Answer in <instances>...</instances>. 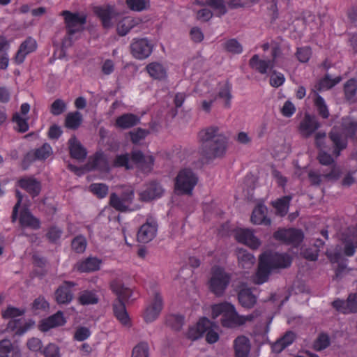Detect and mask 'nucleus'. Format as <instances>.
<instances>
[{
  "instance_id": "nucleus-1",
  "label": "nucleus",
  "mask_w": 357,
  "mask_h": 357,
  "mask_svg": "<svg viewBox=\"0 0 357 357\" xmlns=\"http://www.w3.org/2000/svg\"><path fill=\"white\" fill-rule=\"evenodd\" d=\"M201 142L199 153L207 160L222 157L227 147V138L217 126L202 130L199 133Z\"/></svg>"
},
{
  "instance_id": "nucleus-2",
  "label": "nucleus",
  "mask_w": 357,
  "mask_h": 357,
  "mask_svg": "<svg viewBox=\"0 0 357 357\" xmlns=\"http://www.w3.org/2000/svg\"><path fill=\"white\" fill-rule=\"evenodd\" d=\"M261 314L259 310H256L247 316L238 314L234 305L224 302L213 305L212 317L217 318L222 315L221 323L224 327L234 328L244 324L247 321H253Z\"/></svg>"
},
{
  "instance_id": "nucleus-3",
  "label": "nucleus",
  "mask_w": 357,
  "mask_h": 357,
  "mask_svg": "<svg viewBox=\"0 0 357 357\" xmlns=\"http://www.w3.org/2000/svg\"><path fill=\"white\" fill-rule=\"evenodd\" d=\"M291 264V257L287 254L264 253L259 257L255 283L263 284L268 279L273 269L287 268Z\"/></svg>"
},
{
  "instance_id": "nucleus-4",
  "label": "nucleus",
  "mask_w": 357,
  "mask_h": 357,
  "mask_svg": "<svg viewBox=\"0 0 357 357\" xmlns=\"http://www.w3.org/2000/svg\"><path fill=\"white\" fill-rule=\"evenodd\" d=\"M111 289L117 296L113 303L114 316L123 325L126 326L128 324L130 319L126 309L125 302L131 296L132 291L119 281H113L111 283Z\"/></svg>"
},
{
  "instance_id": "nucleus-5",
  "label": "nucleus",
  "mask_w": 357,
  "mask_h": 357,
  "mask_svg": "<svg viewBox=\"0 0 357 357\" xmlns=\"http://www.w3.org/2000/svg\"><path fill=\"white\" fill-rule=\"evenodd\" d=\"M61 15L64 18L67 33L63 39L62 43L63 45H71L72 36L84 29L83 26L86 23V15H80L77 12L72 13L69 10L62 11Z\"/></svg>"
},
{
  "instance_id": "nucleus-6",
  "label": "nucleus",
  "mask_w": 357,
  "mask_h": 357,
  "mask_svg": "<svg viewBox=\"0 0 357 357\" xmlns=\"http://www.w3.org/2000/svg\"><path fill=\"white\" fill-rule=\"evenodd\" d=\"M216 327L215 324L211 322L208 319L203 317L199 319L195 326L189 328L188 337L192 340H196L206 333V342L209 344L215 343L219 339L218 333L213 329Z\"/></svg>"
},
{
  "instance_id": "nucleus-7",
  "label": "nucleus",
  "mask_w": 357,
  "mask_h": 357,
  "mask_svg": "<svg viewBox=\"0 0 357 357\" xmlns=\"http://www.w3.org/2000/svg\"><path fill=\"white\" fill-rule=\"evenodd\" d=\"M198 178L190 169H183L176 177L175 190L178 195H191Z\"/></svg>"
},
{
  "instance_id": "nucleus-8",
  "label": "nucleus",
  "mask_w": 357,
  "mask_h": 357,
  "mask_svg": "<svg viewBox=\"0 0 357 357\" xmlns=\"http://www.w3.org/2000/svg\"><path fill=\"white\" fill-rule=\"evenodd\" d=\"M231 280L230 274L222 268L217 267L213 269L209 280V289L216 296H222Z\"/></svg>"
},
{
  "instance_id": "nucleus-9",
  "label": "nucleus",
  "mask_w": 357,
  "mask_h": 357,
  "mask_svg": "<svg viewBox=\"0 0 357 357\" xmlns=\"http://www.w3.org/2000/svg\"><path fill=\"white\" fill-rule=\"evenodd\" d=\"M155 158L148 150L135 147V176H146L153 169Z\"/></svg>"
},
{
  "instance_id": "nucleus-10",
  "label": "nucleus",
  "mask_w": 357,
  "mask_h": 357,
  "mask_svg": "<svg viewBox=\"0 0 357 357\" xmlns=\"http://www.w3.org/2000/svg\"><path fill=\"white\" fill-rule=\"evenodd\" d=\"M158 223L152 217L148 218L137 232V241L139 243H147L151 241L156 236Z\"/></svg>"
},
{
  "instance_id": "nucleus-11",
  "label": "nucleus",
  "mask_w": 357,
  "mask_h": 357,
  "mask_svg": "<svg viewBox=\"0 0 357 357\" xmlns=\"http://www.w3.org/2000/svg\"><path fill=\"white\" fill-rule=\"evenodd\" d=\"M93 13L100 20L105 29L111 28L113 26L112 20L119 15L115 6L109 4L95 6Z\"/></svg>"
},
{
  "instance_id": "nucleus-12",
  "label": "nucleus",
  "mask_w": 357,
  "mask_h": 357,
  "mask_svg": "<svg viewBox=\"0 0 357 357\" xmlns=\"http://www.w3.org/2000/svg\"><path fill=\"white\" fill-rule=\"evenodd\" d=\"M273 237L287 244L297 246L303 241V234L301 230L296 229H279L274 233Z\"/></svg>"
},
{
  "instance_id": "nucleus-13",
  "label": "nucleus",
  "mask_w": 357,
  "mask_h": 357,
  "mask_svg": "<svg viewBox=\"0 0 357 357\" xmlns=\"http://www.w3.org/2000/svg\"><path fill=\"white\" fill-rule=\"evenodd\" d=\"M332 305L344 314L357 313V293L349 294L345 301L336 299L332 303Z\"/></svg>"
},
{
  "instance_id": "nucleus-14",
  "label": "nucleus",
  "mask_w": 357,
  "mask_h": 357,
  "mask_svg": "<svg viewBox=\"0 0 357 357\" xmlns=\"http://www.w3.org/2000/svg\"><path fill=\"white\" fill-rule=\"evenodd\" d=\"M163 307V300L160 294L154 292L153 299L151 304L146 308L144 313V319L146 323L155 321L159 316Z\"/></svg>"
},
{
  "instance_id": "nucleus-15",
  "label": "nucleus",
  "mask_w": 357,
  "mask_h": 357,
  "mask_svg": "<svg viewBox=\"0 0 357 357\" xmlns=\"http://www.w3.org/2000/svg\"><path fill=\"white\" fill-rule=\"evenodd\" d=\"M321 127V123L315 115L305 113L299 125V130L305 138L310 137Z\"/></svg>"
},
{
  "instance_id": "nucleus-16",
  "label": "nucleus",
  "mask_w": 357,
  "mask_h": 357,
  "mask_svg": "<svg viewBox=\"0 0 357 357\" xmlns=\"http://www.w3.org/2000/svg\"><path fill=\"white\" fill-rule=\"evenodd\" d=\"M66 319L62 311H57L52 315L40 321L38 329L43 333L49 331L52 328L63 326L66 324Z\"/></svg>"
},
{
  "instance_id": "nucleus-17",
  "label": "nucleus",
  "mask_w": 357,
  "mask_h": 357,
  "mask_svg": "<svg viewBox=\"0 0 357 357\" xmlns=\"http://www.w3.org/2000/svg\"><path fill=\"white\" fill-rule=\"evenodd\" d=\"M17 185L27 192L33 198L38 196L42 189L40 181L33 176L20 178L17 181Z\"/></svg>"
},
{
  "instance_id": "nucleus-18",
  "label": "nucleus",
  "mask_w": 357,
  "mask_h": 357,
  "mask_svg": "<svg viewBox=\"0 0 357 357\" xmlns=\"http://www.w3.org/2000/svg\"><path fill=\"white\" fill-rule=\"evenodd\" d=\"M328 137L333 144V154L338 157L340 152L347 146V137L336 126L332 128L328 133Z\"/></svg>"
},
{
  "instance_id": "nucleus-19",
  "label": "nucleus",
  "mask_w": 357,
  "mask_h": 357,
  "mask_svg": "<svg viewBox=\"0 0 357 357\" xmlns=\"http://www.w3.org/2000/svg\"><path fill=\"white\" fill-rule=\"evenodd\" d=\"M164 193L162 185L156 181H151L146 185V189L139 192V199L143 202H149L160 197Z\"/></svg>"
},
{
  "instance_id": "nucleus-20",
  "label": "nucleus",
  "mask_w": 357,
  "mask_h": 357,
  "mask_svg": "<svg viewBox=\"0 0 357 357\" xmlns=\"http://www.w3.org/2000/svg\"><path fill=\"white\" fill-rule=\"evenodd\" d=\"M89 171L99 170L102 172H109L110 166L103 152H96L92 158H90L86 165Z\"/></svg>"
},
{
  "instance_id": "nucleus-21",
  "label": "nucleus",
  "mask_w": 357,
  "mask_h": 357,
  "mask_svg": "<svg viewBox=\"0 0 357 357\" xmlns=\"http://www.w3.org/2000/svg\"><path fill=\"white\" fill-rule=\"evenodd\" d=\"M37 48V43L35 39L31 37H28L23 41L17 50L14 61L16 64L20 65L22 63L29 54L34 52Z\"/></svg>"
},
{
  "instance_id": "nucleus-22",
  "label": "nucleus",
  "mask_w": 357,
  "mask_h": 357,
  "mask_svg": "<svg viewBox=\"0 0 357 357\" xmlns=\"http://www.w3.org/2000/svg\"><path fill=\"white\" fill-rule=\"evenodd\" d=\"M236 239L252 249L257 248L260 242L254 235L253 231L249 229H238L235 231Z\"/></svg>"
},
{
  "instance_id": "nucleus-23",
  "label": "nucleus",
  "mask_w": 357,
  "mask_h": 357,
  "mask_svg": "<svg viewBox=\"0 0 357 357\" xmlns=\"http://www.w3.org/2000/svg\"><path fill=\"white\" fill-rule=\"evenodd\" d=\"M75 284L73 282L66 281L63 285H61L55 291V299L59 304H68L73 298V294L71 288Z\"/></svg>"
},
{
  "instance_id": "nucleus-24",
  "label": "nucleus",
  "mask_w": 357,
  "mask_h": 357,
  "mask_svg": "<svg viewBox=\"0 0 357 357\" xmlns=\"http://www.w3.org/2000/svg\"><path fill=\"white\" fill-rule=\"evenodd\" d=\"M68 148L71 158L81 161H83L86 158V149L82 145L75 135L69 139Z\"/></svg>"
},
{
  "instance_id": "nucleus-25",
  "label": "nucleus",
  "mask_w": 357,
  "mask_h": 357,
  "mask_svg": "<svg viewBox=\"0 0 357 357\" xmlns=\"http://www.w3.org/2000/svg\"><path fill=\"white\" fill-rule=\"evenodd\" d=\"M238 300L240 305L245 309H251L257 303V297L252 289L247 287H242L238 290Z\"/></svg>"
},
{
  "instance_id": "nucleus-26",
  "label": "nucleus",
  "mask_w": 357,
  "mask_h": 357,
  "mask_svg": "<svg viewBox=\"0 0 357 357\" xmlns=\"http://www.w3.org/2000/svg\"><path fill=\"white\" fill-rule=\"evenodd\" d=\"M19 221L22 227H29L35 230L40 228V220L35 217L28 208H23L21 210Z\"/></svg>"
},
{
  "instance_id": "nucleus-27",
  "label": "nucleus",
  "mask_w": 357,
  "mask_h": 357,
  "mask_svg": "<svg viewBox=\"0 0 357 357\" xmlns=\"http://www.w3.org/2000/svg\"><path fill=\"white\" fill-rule=\"evenodd\" d=\"M268 208L263 204H258L253 209L250 220L255 225H270L271 219L267 218Z\"/></svg>"
},
{
  "instance_id": "nucleus-28",
  "label": "nucleus",
  "mask_w": 357,
  "mask_h": 357,
  "mask_svg": "<svg viewBox=\"0 0 357 357\" xmlns=\"http://www.w3.org/2000/svg\"><path fill=\"white\" fill-rule=\"evenodd\" d=\"M102 260L97 257H89L84 260L78 261L75 266L80 273H90L100 270Z\"/></svg>"
},
{
  "instance_id": "nucleus-29",
  "label": "nucleus",
  "mask_w": 357,
  "mask_h": 357,
  "mask_svg": "<svg viewBox=\"0 0 357 357\" xmlns=\"http://www.w3.org/2000/svg\"><path fill=\"white\" fill-rule=\"evenodd\" d=\"M326 255L331 263L337 264V266L335 268V278H342L347 269L346 260L344 259L342 253L340 251H335L333 252L327 251Z\"/></svg>"
},
{
  "instance_id": "nucleus-30",
  "label": "nucleus",
  "mask_w": 357,
  "mask_h": 357,
  "mask_svg": "<svg viewBox=\"0 0 357 357\" xmlns=\"http://www.w3.org/2000/svg\"><path fill=\"white\" fill-rule=\"evenodd\" d=\"M153 45L146 38L135 40V59H144L150 56Z\"/></svg>"
},
{
  "instance_id": "nucleus-31",
  "label": "nucleus",
  "mask_w": 357,
  "mask_h": 357,
  "mask_svg": "<svg viewBox=\"0 0 357 357\" xmlns=\"http://www.w3.org/2000/svg\"><path fill=\"white\" fill-rule=\"evenodd\" d=\"M234 349L236 357H248L250 345L248 338L239 336L234 340Z\"/></svg>"
},
{
  "instance_id": "nucleus-32",
  "label": "nucleus",
  "mask_w": 357,
  "mask_h": 357,
  "mask_svg": "<svg viewBox=\"0 0 357 357\" xmlns=\"http://www.w3.org/2000/svg\"><path fill=\"white\" fill-rule=\"evenodd\" d=\"M250 66L261 74H265L268 69L273 68L274 63L273 61L261 60L257 54H255L250 60Z\"/></svg>"
},
{
  "instance_id": "nucleus-33",
  "label": "nucleus",
  "mask_w": 357,
  "mask_h": 357,
  "mask_svg": "<svg viewBox=\"0 0 357 357\" xmlns=\"http://www.w3.org/2000/svg\"><path fill=\"white\" fill-rule=\"evenodd\" d=\"M296 339V334L292 331H287L274 344L273 350L277 353L281 352L286 347L291 344Z\"/></svg>"
},
{
  "instance_id": "nucleus-34",
  "label": "nucleus",
  "mask_w": 357,
  "mask_h": 357,
  "mask_svg": "<svg viewBox=\"0 0 357 357\" xmlns=\"http://www.w3.org/2000/svg\"><path fill=\"white\" fill-rule=\"evenodd\" d=\"M341 127L342 134L347 138H352L356 135L357 131V121H353L349 117H345L342 119Z\"/></svg>"
},
{
  "instance_id": "nucleus-35",
  "label": "nucleus",
  "mask_w": 357,
  "mask_h": 357,
  "mask_svg": "<svg viewBox=\"0 0 357 357\" xmlns=\"http://www.w3.org/2000/svg\"><path fill=\"white\" fill-rule=\"evenodd\" d=\"M236 255L239 264L243 268H250L255 261L254 256L244 249H238Z\"/></svg>"
},
{
  "instance_id": "nucleus-36",
  "label": "nucleus",
  "mask_w": 357,
  "mask_h": 357,
  "mask_svg": "<svg viewBox=\"0 0 357 357\" xmlns=\"http://www.w3.org/2000/svg\"><path fill=\"white\" fill-rule=\"evenodd\" d=\"M82 122V116L79 112H70L65 119V126L69 129L77 130Z\"/></svg>"
},
{
  "instance_id": "nucleus-37",
  "label": "nucleus",
  "mask_w": 357,
  "mask_h": 357,
  "mask_svg": "<svg viewBox=\"0 0 357 357\" xmlns=\"http://www.w3.org/2000/svg\"><path fill=\"white\" fill-rule=\"evenodd\" d=\"M130 155L131 159L134 160V149L130 151V153L116 155L112 166L114 167H125L126 169H131L132 167L129 165Z\"/></svg>"
},
{
  "instance_id": "nucleus-38",
  "label": "nucleus",
  "mask_w": 357,
  "mask_h": 357,
  "mask_svg": "<svg viewBox=\"0 0 357 357\" xmlns=\"http://www.w3.org/2000/svg\"><path fill=\"white\" fill-rule=\"evenodd\" d=\"M146 69L151 77L154 79H162L166 75V72L163 66L157 62L149 63L146 66Z\"/></svg>"
},
{
  "instance_id": "nucleus-39",
  "label": "nucleus",
  "mask_w": 357,
  "mask_h": 357,
  "mask_svg": "<svg viewBox=\"0 0 357 357\" xmlns=\"http://www.w3.org/2000/svg\"><path fill=\"white\" fill-rule=\"evenodd\" d=\"M340 76L333 78L329 74H326L324 77L319 81L316 86L318 91L328 90L338 84L341 81Z\"/></svg>"
},
{
  "instance_id": "nucleus-40",
  "label": "nucleus",
  "mask_w": 357,
  "mask_h": 357,
  "mask_svg": "<svg viewBox=\"0 0 357 357\" xmlns=\"http://www.w3.org/2000/svg\"><path fill=\"white\" fill-rule=\"evenodd\" d=\"M28 121V117H22L18 112H15L12 117V121L16 123V127H15L14 129L20 133H24L29 130V125Z\"/></svg>"
},
{
  "instance_id": "nucleus-41",
  "label": "nucleus",
  "mask_w": 357,
  "mask_h": 357,
  "mask_svg": "<svg viewBox=\"0 0 357 357\" xmlns=\"http://www.w3.org/2000/svg\"><path fill=\"white\" fill-rule=\"evenodd\" d=\"M291 199V197L287 195L278 199L275 203H273V206L279 215L282 217L287 213Z\"/></svg>"
},
{
  "instance_id": "nucleus-42",
  "label": "nucleus",
  "mask_w": 357,
  "mask_h": 357,
  "mask_svg": "<svg viewBox=\"0 0 357 357\" xmlns=\"http://www.w3.org/2000/svg\"><path fill=\"white\" fill-rule=\"evenodd\" d=\"M79 303L82 305H93L98 303V297L91 291H84L78 298Z\"/></svg>"
},
{
  "instance_id": "nucleus-43",
  "label": "nucleus",
  "mask_w": 357,
  "mask_h": 357,
  "mask_svg": "<svg viewBox=\"0 0 357 357\" xmlns=\"http://www.w3.org/2000/svg\"><path fill=\"white\" fill-rule=\"evenodd\" d=\"M109 205L116 211L120 212H127L131 211L128 208L122 199L115 192H112L109 197Z\"/></svg>"
},
{
  "instance_id": "nucleus-44",
  "label": "nucleus",
  "mask_w": 357,
  "mask_h": 357,
  "mask_svg": "<svg viewBox=\"0 0 357 357\" xmlns=\"http://www.w3.org/2000/svg\"><path fill=\"white\" fill-rule=\"evenodd\" d=\"M185 318L180 314H170L167 317L166 324L174 331H180L184 324Z\"/></svg>"
},
{
  "instance_id": "nucleus-45",
  "label": "nucleus",
  "mask_w": 357,
  "mask_h": 357,
  "mask_svg": "<svg viewBox=\"0 0 357 357\" xmlns=\"http://www.w3.org/2000/svg\"><path fill=\"white\" fill-rule=\"evenodd\" d=\"M116 126L121 129H128L134 126V114H124L116 120Z\"/></svg>"
},
{
  "instance_id": "nucleus-46",
  "label": "nucleus",
  "mask_w": 357,
  "mask_h": 357,
  "mask_svg": "<svg viewBox=\"0 0 357 357\" xmlns=\"http://www.w3.org/2000/svg\"><path fill=\"white\" fill-rule=\"evenodd\" d=\"M231 86L226 82L220 89L217 94V98L225 99L224 105L225 107L229 108L231 105V99L232 98L231 93Z\"/></svg>"
},
{
  "instance_id": "nucleus-47",
  "label": "nucleus",
  "mask_w": 357,
  "mask_h": 357,
  "mask_svg": "<svg viewBox=\"0 0 357 357\" xmlns=\"http://www.w3.org/2000/svg\"><path fill=\"white\" fill-rule=\"evenodd\" d=\"M134 26V19L131 17H124L120 21L117 26V31L119 35L126 36L130 30Z\"/></svg>"
},
{
  "instance_id": "nucleus-48",
  "label": "nucleus",
  "mask_w": 357,
  "mask_h": 357,
  "mask_svg": "<svg viewBox=\"0 0 357 357\" xmlns=\"http://www.w3.org/2000/svg\"><path fill=\"white\" fill-rule=\"evenodd\" d=\"M330 337L324 333H320L313 344L314 350L320 351L326 349L330 345Z\"/></svg>"
},
{
  "instance_id": "nucleus-49",
  "label": "nucleus",
  "mask_w": 357,
  "mask_h": 357,
  "mask_svg": "<svg viewBox=\"0 0 357 357\" xmlns=\"http://www.w3.org/2000/svg\"><path fill=\"white\" fill-rule=\"evenodd\" d=\"M89 189L99 199L105 197L109 191L108 185L105 183H92L90 185Z\"/></svg>"
},
{
  "instance_id": "nucleus-50",
  "label": "nucleus",
  "mask_w": 357,
  "mask_h": 357,
  "mask_svg": "<svg viewBox=\"0 0 357 357\" xmlns=\"http://www.w3.org/2000/svg\"><path fill=\"white\" fill-rule=\"evenodd\" d=\"M36 160H44L52 153V149L48 143H45L42 146L36 149L33 153Z\"/></svg>"
},
{
  "instance_id": "nucleus-51",
  "label": "nucleus",
  "mask_w": 357,
  "mask_h": 357,
  "mask_svg": "<svg viewBox=\"0 0 357 357\" xmlns=\"http://www.w3.org/2000/svg\"><path fill=\"white\" fill-rule=\"evenodd\" d=\"M345 97L349 100H353L357 91V81L355 79H349L344 86Z\"/></svg>"
},
{
  "instance_id": "nucleus-52",
  "label": "nucleus",
  "mask_w": 357,
  "mask_h": 357,
  "mask_svg": "<svg viewBox=\"0 0 357 357\" xmlns=\"http://www.w3.org/2000/svg\"><path fill=\"white\" fill-rule=\"evenodd\" d=\"M206 4L216 10L218 16L224 15L227 13L224 0H206Z\"/></svg>"
},
{
  "instance_id": "nucleus-53",
  "label": "nucleus",
  "mask_w": 357,
  "mask_h": 357,
  "mask_svg": "<svg viewBox=\"0 0 357 357\" xmlns=\"http://www.w3.org/2000/svg\"><path fill=\"white\" fill-rule=\"evenodd\" d=\"M86 238L79 235L75 237L71 243L72 249L77 253H82L85 251L86 248Z\"/></svg>"
},
{
  "instance_id": "nucleus-54",
  "label": "nucleus",
  "mask_w": 357,
  "mask_h": 357,
  "mask_svg": "<svg viewBox=\"0 0 357 357\" xmlns=\"http://www.w3.org/2000/svg\"><path fill=\"white\" fill-rule=\"evenodd\" d=\"M259 0H227L228 6L231 9L250 7Z\"/></svg>"
},
{
  "instance_id": "nucleus-55",
  "label": "nucleus",
  "mask_w": 357,
  "mask_h": 357,
  "mask_svg": "<svg viewBox=\"0 0 357 357\" xmlns=\"http://www.w3.org/2000/svg\"><path fill=\"white\" fill-rule=\"evenodd\" d=\"M314 104L319 116L323 119H328L330 114L324 98L318 96L314 100Z\"/></svg>"
},
{
  "instance_id": "nucleus-56",
  "label": "nucleus",
  "mask_w": 357,
  "mask_h": 357,
  "mask_svg": "<svg viewBox=\"0 0 357 357\" xmlns=\"http://www.w3.org/2000/svg\"><path fill=\"white\" fill-rule=\"evenodd\" d=\"M343 252L347 257L353 256L356 252V248H357L356 240L351 239L350 238H346L344 241Z\"/></svg>"
},
{
  "instance_id": "nucleus-57",
  "label": "nucleus",
  "mask_w": 357,
  "mask_h": 357,
  "mask_svg": "<svg viewBox=\"0 0 357 357\" xmlns=\"http://www.w3.org/2000/svg\"><path fill=\"white\" fill-rule=\"evenodd\" d=\"M66 109V104L61 99L55 100L50 106V112L54 116H59Z\"/></svg>"
},
{
  "instance_id": "nucleus-58",
  "label": "nucleus",
  "mask_w": 357,
  "mask_h": 357,
  "mask_svg": "<svg viewBox=\"0 0 357 357\" xmlns=\"http://www.w3.org/2000/svg\"><path fill=\"white\" fill-rule=\"evenodd\" d=\"M24 313H25L24 309H20V308L9 305L2 312V317L3 319L15 318V317L23 315Z\"/></svg>"
},
{
  "instance_id": "nucleus-59",
  "label": "nucleus",
  "mask_w": 357,
  "mask_h": 357,
  "mask_svg": "<svg viewBox=\"0 0 357 357\" xmlns=\"http://www.w3.org/2000/svg\"><path fill=\"white\" fill-rule=\"evenodd\" d=\"M224 47L227 52L233 54H240L243 50L242 45L236 39L227 40L225 43Z\"/></svg>"
},
{
  "instance_id": "nucleus-60",
  "label": "nucleus",
  "mask_w": 357,
  "mask_h": 357,
  "mask_svg": "<svg viewBox=\"0 0 357 357\" xmlns=\"http://www.w3.org/2000/svg\"><path fill=\"white\" fill-rule=\"evenodd\" d=\"M50 307L49 303L44 296H40L36 298L31 304V309L33 311L43 310L45 311Z\"/></svg>"
},
{
  "instance_id": "nucleus-61",
  "label": "nucleus",
  "mask_w": 357,
  "mask_h": 357,
  "mask_svg": "<svg viewBox=\"0 0 357 357\" xmlns=\"http://www.w3.org/2000/svg\"><path fill=\"white\" fill-rule=\"evenodd\" d=\"M312 55V51L309 47H303L297 48L296 56L298 60L302 63H306L309 61Z\"/></svg>"
},
{
  "instance_id": "nucleus-62",
  "label": "nucleus",
  "mask_w": 357,
  "mask_h": 357,
  "mask_svg": "<svg viewBox=\"0 0 357 357\" xmlns=\"http://www.w3.org/2000/svg\"><path fill=\"white\" fill-rule=\"evenodd\" d=\"M331 171L328 173H325L323 171L322 176L328 181H337L341 175L340 168L336 165L330 166Z\"/></svg>"
},
{
  "instance_id": "nucleus-63",
  "label": "nucleus",
  "mask_w": 357,
  "mask_h": 357,
  "mask_svg": "<svg viewBox=\"0 0 357 357\" xmlns=\"http://www.w3.org/2000/svg\"><path fill=\"white\" fill-rule=\"evenodd\" d=\"M45 357H60L59 348L57 345L53 343L47 344L42 351Z\"/></svg>"
},
{
  "instance_id": "nucleus-64",
  "label": "nucleus",
  "mask_w": 357,
  "mask_h": 357,
  "mask_svg": "<svg viewBox=\"0 0 357 357\" xmlns=\"http://www.w3.org/2000/svg\"><path fill=\"white\" fill-rule=\"evenodd\" d=\"M149 347L147 342H141L135 345V357H149Z\"/></svg>"
}]
</instances>
